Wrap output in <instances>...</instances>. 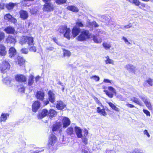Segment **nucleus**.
I'll return each mask as SVG.
<instances>
[{
  "mask_svg": "<svg viewBox=\"0 0 153 153\" xmlns=\"http://www.w3.org/2000/svg\"><path fill=\"white\" fill-rule=\"evenodd\" d=\"M80 32V28L77 26H74L72 30V33L74 37H75Z\"/></svg>",
  "mask_w": 153,
  "mask_h": 153,
  "instance_id": "dca6fc26",
  "label": "nucleus"
},
{
  "mask_svg": "<svg viewBox=\"0 0 153 153\" xmlns=\"http://www.w3.org/2000/svg\"><path fill=\"white\" fill-rule=\"evenodd\" d=\"M56 141V138L53 134H51L50 135L49 139L48 140V145L53 146Z\"/></svg>",
  "mask_w": 153,
  "mask_h": 153,
  "instance_id": "9b49d317",
  "label": "nucleus"
},
{
  "mask_svg": "<svg viewBox=\"0 0 153 153\" xmlns=\"http://www.w3.org/2000/svg\"><path fill=\"white\" fill-rule=\"evenodd\" d=\"M62 126V123L61 122H57L54 125L52 128V131H56L58 130L61 126Z\"/></svg>",
  "mask_w": 153,
  "mask_h": 153,
  "instance_id": "412c9836",
  "label": "nucleus"
},
{
  "mask_svg": "<svg viewBox=\"0 0 153 153\" xmlns=\"http://www.w3.org/2000/svg\"><path fill=\"white\" fill-rule=\"evenodd\" d=\"M98 25L97 23L96 22H93V26L94 27H98Z\"/></svg>",
  "mask_w": 153,
  "mask_h": 153,
  "instance_id": "774afa93",
  "label": "nucleus"
},
{
  "mask_svg": "<svg viewBox=\"0 0 153 153\" xmlns=\"http://www.w3.org/2000/svg\"><path fill=\"white\" fill-rule=\"evenodd\" d=\"M62 123L63 128H65L70 125L71 121L68 118L64 117L62 120Z\"/></svg>",
  "mask_w": 153,
  "mask_h": 153,
  "instance_id": "6e6552de",
  "label": "nucleus"
},
{
  "mask_svg": "<svg viewBox=\"0 0 153 153\" xmlns=\"http://www.w3.org/2000/svg\"><path fill=\"white\" fill-rule=\"evenodd\" d=\"M9 114H7L2 113L1 116L0 118V121H5L7 118V117H8Z\"/></svg>",
  "mask_w": 153,
  "mask_h": 153,
  "instance_id": "2f4dec72",
  "label": "nucleus"
},
{
  "mask_svg": "<svg viewBox=\"0 0 153 153\" xmlns=\"http://www.w3.org/2000/svg\"><path fill=\"white\" fill-rule=\"evenodd\" d=\"M94 99L96 103H97L99 105L102 106V104L100 102V101L98 100L97 98L95 97L94 98Z\"/></svg>",
  "mask_w": 153,
  "mask_h": 153,
  "instance_id": "6e6d98bb",
  "label": "nucleus"
},
{
  "mask_svg": "<svg viewBox=\"0 0 153 153\" xmlns=\"http://www.w3.org/2000/svg\"><path fill=\"white\" fill-rule=\"evenodd\" d=\"M9 21L14 24H15L17 22V20L15 18L12 17L11 19Z\"/></svg>",
  "mask_w": 153,
  "mask_h": 153,
  "instance_id": "13d9d810",
  "label": "nucleus"
},
{
  "mask_svg": "<svg viewBox=\"0 0 153 153\" xmlns=\"http://www.w3.org/2000/svg\"><path fill=\"white\" fill-rule=\"evenodd\" d=\"M6 42L9 44H14L16 42L15 38L10 35H8L6 39Z\"/></svg>",
  "mask_w": 153,
  "mask_h": 153,
  "instance_id": "9d476101",
  "label": "nucleus"
},
{
  "mask_svg": "<svg viewBox=\"0 0 153 153\" xmlns=\"http://www.w3.org/2000/svg\"><path fill=\"white\" fill-rule=\"evenodd\" d=\"M56 114V113L54 110L51 109L48 112V116L51 118L55 117Z\"/></svg>",
  "mask_w": 153,
  "mask_h": 153,
  "instance_id": "c756f323",
  "label": "nucleus"
},
{
  "mask_svg": "<svg viewBox=\"0 0 153 153\" xmlns=\"http://www.w3.org/2000/svg\"><path fill=\"white\" fill-rule=\"evenodd\" d=\"M9 56L12 57L14 56L16 54V51L15 48L11 47L9 50Z\"/></svg>",
  "mask_w": 153,
  "mask_h": 153,
  "instance_id": "cd10ccee",
  "label": "nucleus"
},
{
  "mask_svg": "<svg viewBox=\"0 0 153 153\" xmlns=\"http://www.w3.org/2000/svg\"><path fill=\"white\" fill-rule=\"evenodd\" d=\"M25 88L24 87L22 86L19 89V91L21 93H24L25 92Z\"/></svg>",
  "mask_w": 153,
  "mask_h": 153,
  "instance_id": "4d7b16f0",
  "label": "nucleus"
},
{
  "mask_svg": "<svg viewBox=\"0 0 153 153\" xmlns=\"http://www.w3.org/2000/svg\"><path fill=\"white\" fill-rule=\"evenodd\" d=\"M105 59L104 61L106 64H111L113 65H114V61L113 59H110L108 56L105 57Z\"/></svg>",
  "mask_w": 153,
  "mask_h": 153,
  "instance_id": "a878e982",
  "label": "nucleus"
},
{
  "mask_svg": "<svg viewBox=\"0 0 153 153\" xmlns=\"http://www.w3.org/2000/svg\"><path fill=\"white\" fill-rule=\"evenodd\" d=\"M10 67L9 63L7 61L4 60L0 64V71L1 73L5 74Z\"/></svg>",
  "mask_w": 153,
  "mask_h": 153,
  "instance_id": "20e7f679",
  "label": "nucleus"
},
{
  "mask_svg": "<svg viewBox=\"0 0 153 153\" xmlns=\"http://www.w3.org/2000/svg\"><path fill=\"white\" fill-rule=\"evenodd\" d=\"M71 53L69 51L64 50V56L69 57L70 56Z\"/></svg>",
  "mask_w": 153,
  "mask_h": 153,
  "instance_id": "49530a36",
  "label": "nucleus"
},
{
  "mask_svg": "<svg viewBox=\"0 0 153 153\" xmlns=\"http://www.w3.org/2000/svg\"><path fill=\"white\" fill-rule=\"evenodd\" d=\"M17 5L16 3H13L10 2L9 4L6 5V7L7 9L9 10L12 9L14 6Z\"/></svg>",
  "mask_w": 153,
  "mask_h": 153,
  "instance_id": "c85d7f7f",
  "label": "nucleus"
},
{
  "mask_svg": "<svg viewBox=\"0 0 153 153\" xmlns=\"http://www.w3.org/2000/svg\"><path fill=\"white\" fill-rule=\"evenodd\" d=\"M43 10L44 11L48 12L53 11L54 10L53 5L50 2H46L44 5Z\"/></svg>",
  "mask_w": 153,
  "mask_h": 153,
  "instance_id": "423d86ee",
  "label": "nucleus"
},
{
  "mask_svg": "<svg viewBox=\"0 0 153 153\" xmlns=\"http://www.w3.org/2000/svg\"><path fill=\"white\" fill-rule=\"evenodd\" d=\"M40 106V103L38 101H35L33 104L32 106V110L36 112L39 108Z\"/></svg>",
  "mask_w": 153,
  "mask_h": 153,
  "instance_id": "1a4fd4ad",
  "label": "nucleus"
},
{
  "mask_svg": "<svg viewBox=\"0 0 153 153\" xmlns=\"http://www.w3.org/2000/svg\"><path fill=\"white\" fill-rule=\"evenodd\" d=\"M143 112L145 113L147 116H150V112L147 110L143 109Z\"/></svg>",
  "mask_w": 153,
  "mask_h": 153,
  "instance_id": "bf43d9fd",
  "label": "nucleus"
},
{
  "mask_svg": "<svg viewBox=\"0 0 153 153\" xmlns=\"http://www.w3.org/2000/svg\"><path fill=\"white\" fill-rule=\"evenodd\" d=\"M38 11L37 7H33L30 9V12L32 14L36 13Z\"/></svg>",
  "mask_w": 153,
  "mask_h": 153,
  "instance_id": "37998d69",
  "label": "nucleus"
},
{
  "mask_svg": "<svg viewBox=\"0 0 153 153\" xmlns=\"http://www.w3.org/2000/svg\"><path fill=\"white\" fill-rule=\"evenodd\" d=\"M122 39L124 40L125 42V43L127 45H129L130 44V43L128 42L127 39L124 36H123L122 37Z\"/></svg>",
  "mask_w": 153,
  "mask_h": 153,
  "instance_id": "3c124183",
  "label": "nucleus"
},
{
  "mask_svg": "<svg viewBox=\"0 0 153 153\" xmlns=\"http://www.w3.org/2000/svg\"><path fill=\"white\" fill-rule=\"evenodd\" d=\"M130 2L136 6H139L140 5V2L139 0H131Z\"/></svg>",
  "mask_w": 153,
  "mask_h": 153,
  "instance_id": "58836bf2",
  "label": "nucleus"
},
{
  "mask_svg": "<svg viewBox=\"0 0 153 153\" xmlns=\"http://www.w3.org/2000/svg\"><path fill=\"white\" fill-rule=\"evenodd\" d=\"M48 95L49 101L53 103L55 102V94L51 91H50L48 92Z\"/></svg>",
  "mask_w": 153,
  "mask_h": 153,
  "instance_id": "4468645a",
  "label": "nucleus"
},
{
  "mask_svg": "<svg viewBox=\"0 0 153 153\" xmlns=\"http://www.w3.org/2000/svg\"><path fill=\"white\" fill-rule=\"evenodd\" d=\"M4 4L3 2H1L0 3V9H3L4 8Z\"/></svg>",
  "mask_w": 153,
  "mask_h": 153,
  "instance_id": "338daca9",
  "label": "nucleus"
},
{
  "mask_svg": "<svg viewBox=\"0 0 153 153\" xmlns=\"http://www.w3.org/2000/svg\"><path fill=\"white\" fill-rule=\"evenodd\" d=\"M82 141L85 145H86L88 143V140L85 138H83L82 139Z\"/></svg>",
  "mask_w": 153,
  "mask_h": 153,
  "instance_id": "052dcab7",
  "label": "nucleus"
},
{
  "mask_svg": "<svg viewBox=\"0 0 153 153\" xmlns=\"http://www.w3.org/2000/svg\"><path fill=\"white\" fill-rule=\"evenodd\" d=\"M46 116H48V111L46 109H43L42 112L39 113L38 117L39 118L42 119Z\"/></svg>",
  "mask_w": 153,
  "mask_h": 153,
  "instance_id": "f3484780",
  "label": "nucleus"
},
{
  "mask_svg": "<svg viewBox=\"0 0 153 153\" xmlns=\"http://www.w3.org/2000/svg\"><path fill=\"white\" fill-rule=\"evenodd\" d=\"M66 132L68 135H71L74 133V129L72 127H70L67 128Z\"/></svg>",
  "mask_w": 153,
  "mask_h": 153,
  "instance_id": "473e14b6",
  "label": "nucleus"
},
{
  "mask_svg": "<svg viewBox=\"0 0 153 153\" xmlns=\"http://www.w3.org/2000/svg\"><path fill=\"white\" fill-rule=\"evenodd\" d=\"M20 17L23 20H25L28 17L27 12L23 10H21L19 12Z\"/></svg>",
  "mask_w": 153,
  "mask_h": 153,
  "instance_id": "ddd939ff",
  "label": "nucleus"
},
{
  "mask_svg": "<svg viewBox=\"0 0 153 153\" xmlns=\"http://www.w3.org/2000/svg\"><path fill=\"white\" fill-rule=\"evenodd\" d=\"M34 77L32 75L30 76L28 80V85L29 86L32 85L34 82Z\"/></svg>",
  "mask_w": 153,
  "mask_h": 153,
  "instance_id": "c9c22d12",
  "label": "nucleus"
},
{
  "mask_svg": "<svg viewBox=\"0 0 153 153\" xmlns=\"http://www.w3.org/2000/svg\"><path fill=\"white\" fill-rule=\"evenodd\" d=\"M3 79H2L3 82L5 83L6 85L10 86L11 83V80L9 77H6L4 78V76H2Z\"/></svg>",
  "mask_w": 153,
  "mask_h": 153,
  "instance_id": "b1692460",
  "label": "nucleus"
},
{
  "mask_svg": "<svg viewBox=\"0 0 153 153\" xmlns=\"http://www.w3.org/2000/svg\"><path fill=\"white\" fill-rule=\"evenodd\" d=\"M36 96L37 99L42 101L44 99L45 96L43 91L42 90L38 91L36 92Z\"/></svg>",
  "mask_w": 153,
  "mask_h": 153,
  "instance_id": "f8f14e48",
  "label": "nucleus"
},
{
  "mask_svg": "<svg viewBox=\"0 0 153 153\" xmlns=\"http://www.w3.org/2000/svg\"><path fill=\"white\" fill-rule=\"evenodd\" d=\"M91 79H94L96 81H98L100 79V78L97 76L94 75L91 77Z\"/></svg>",
  "mask_w": 153,
  "mask_h": 153,
  "instance_id": "603ef678",
  "label": "nucleus"
},
{
  "mask_svg": "<svg viewBox=\"0 0 153 153\" xmlns=\"http://www.w3.org/2000/svg\"><path fill=\"white\" fill-rule=\"evenodd\" d=\"M6 53L5 47L2 44H0V54L2 56H4Z\"/></svg>",
  "mask_w": 153,
  "mask_h": 153,
  "instance_id": "393cba45",
  "label": "nucleus"
},
{
  "mask_svg": "<svg viewBox=\"0 0 153 153\" xmlns=\"http://www.w3.org/2000/svg\"><path fill=\"white\" fill-rule=\"evenodd\" d=\"M144 134L146 135L148 137H150V135L149 133L148 132L147 130H145L144 131Z\"/></svg>",
  "mask_w": 153,
  "mask_h": 153,
  "instance_id": "0e129e2a",
  "label": "nucleus"
},
{
  "mask_svg": "<svg viewBox=\"0 0 153 153\" xmlns=\"http://www.w3.org/2000/svg\"><path fill=\"white\" fill-rule=\"evenodd\" d=\"M132 26V25L131 24H130L129 25H125L124 26H123L122 27V28L123 29H128L130 28Z\"/></svg>",
  "mask_w": 153,
  "mask_h": 153,
  "instance_id": "5fc2aeb1",
  "label": "nucleus"
},
{
  "mask_svg": "<svg viewBox=\"0 0 153 153\" xmlns=\"http://www.w3.org/2000/svg\"><path fill=\"white\" fill-rule=\"evenodd\" d=\"M21 52L22 53L27 54L28 52V49L26 48H23L21 49Z\"/></svg>",
  "mask_w": 153,
  "mask_h": 153,
  "instance_id": "864d4df0",
  "label": "nucleus"
},
{
  "mask_svg": "<svg viewBox=\"0 0 153 153\" xmlns=\"http://www.w3.org/2000/svg\"><path fill=\"white\" fill-rule=\"evenodd\" d=\"M147 83H148V84L150 85L151 86H152L153 85V80L152 79L150 78H149L148 79V80L146 81L144 84V85L145 86H146L147 85H146Z\"/></svg>",
  "mask_w": 153,
  "mask_h": 153,
  "instance_id": "e433bc0d",
  "label": "nucleus"
},
{
  "mask_svg": "<svg viewBox=\"0 0 153 153\" xmlns=\"http://www.w3.org/2000/svg\"><path fill=\"white\" fill-rule=\"evenodd\" d=\"M141 6L143 7H145L146 8H150V7L148 6V5H146L145 4L143 3H140V5Z\"/></svg>",
  "mask_w": 153,
  "mask_h": 153,
  "instance_id": "680f3d73",
  "label": "nucleus"
},
{
  "mask_svg": "<svg viewBox=\"0 0 153 153\" xmlns=\"http://www.w3.org/2000/svg\"><path fill=\"white\" fill-rule=\"evenodd\" d=\"M125 68L130 72H134L135 70V67L131 64L127 65Z\"/></svg>",
  "mask_w": 153,
  "mask_h": 153,
  "instance_id": "5701e85b",
  "label": "nucleus"
},
{
  "mask_svg": "<svg viewBox=\"0 0 153 153\" xmlns=\"http://www.w3.org/2000/svg\"><path fill=\"white\" fill-rule=\"evenodd\" d=\"M139 97L144 102L145 104L149 110L152 109L151 105L147 97L143 94L139 95Z\"/></svg>",
  "mask_w": 153,
  "mask_h": 153,
  "instance_id": "39448f33",
  "label": "nucleus"
},
{
  "mask_svg": "<svg viewBox=\"0 0 153 153\" xmlns=\"http://www.w3.org/2000/svg\"><path fill=\"white\" fill-rule=\"evenodd\" d=\"M104 92L105 94L109 97L112 98L113 97V93L107 90H104Z\"/></svg>",
  "mask_w": 153,
  "mask_h": 153,
  "instance_id": "a19ab883",
  "label": "nucleus"
},
{
  "mask_svg": "<svg viewBox=\"0 0 153 153\" xmlns=\"http://www.w3.org/2000/svg\"><path fill=\"white\" fill-rule=\"evenodd\" d=\"M67 0H55L56 2L58 4H62L66 2Z\"/></svg>",
  "mask_w": 153,
  "mask_h": 153,
  "instance_id": "c03bdc74",
  "label": "nucleus"
},
{
  "mask_svg": "<svg viewBox=\"0 0 153 153\" xmlns=\"http://www.w3.org/2000/svg\"><path fill=\"white\" fill-rule=\"evenodd\" d=\"M33 38L32 37L27 36H23L21 37L19 43L21 45L27 43L28 45H32L33 44Z\"/></svg>",
  "mask_w": 153,
  "mask_h": 153,
  "instance_id": "7ed1b4c3",
  "label": "nucleus"
},
{
  "mask_svg": "<svg viewBox=\"0 0 153 153\" xmlns=\"http://www.w3.org/2000/svg\"><path fill=\"white\" fill-rule=\"evenodd\" d=\"M4 30L8 34H13L15 31L14 28L10 26L5 28Z\"/></svg>",
  "mask_w": 153,
  "mask_h": 153,
  "instance_id": "aec40b11",
  "label": "nucleus"
},
{
  "mask_svg": "<svg viewBox=\"0 0 153 153\" xmlns=\"http://www.w3.org/2000/svg\"><path fill=\"white\" fill-rule=\"evenodd\" d=\"M102 108L100 107H98L97 108V112L100 114L105 116L107 114L105 111V110L103 109V107L102 106Z\"/></svg>",
  "mask_w": 153,
  "mask_h": 153,
  "instance_id": "bb28decb",
  "label": "nucleus"
},
{
  "mask_svg": "<svg viewBox=\"0 0 153 153\" xmlns=\"http://www.w3.org/2000/svg\"><path fill=\"white\" fill-rule=\"evenodd\" d=\"M90 34L88 30H83L81 33L79 35L77 38L78 41H82L88 39L90 37Z\"/></svg>",
  "mask_w": 153,
  "mask_h": 153,
  "instance_id": "f03ea898",
  "label": "nucleus"
},
{
  "mask_svg": "<svg viewBox=\"0 0 153 153\" xmlns=\"http://www.w3.org/2000/svg\"><path fill=\"white\" fill-rule=\"evenodd\" d=\"M34 43L33 45H28L29 46V49L30 51L35 52L36 51V47L34 46Z\"/></svg>",
  "mask_w": 153,
  "mask_h": 153,
  "instance_id": "ea45409f",
  "label": "nucleus"
},
{
  "mask_svg": "<svg viewBox=\"0 0 153 153\" xmlns=\"http://www.w3.org/2000/svg\"><path fill=\"white\" fill-rule=\"evenodd\" d=\"M67 9L70 11L74 12H78L79 11L78 9L76 6L74 5L68 6L67 7Z\"/></svg>",
  "mask_w": 153,
  "mask_h": 153,
  "instance_id": "4be33fe9",
  "label": "nucleus"
},
{
  "mask_svg": "<svg viewBox=\"0 0 153 153\" xmlns=\"http://www.w3.org/2000/svg\"><path fill=\"white\" fill-rule=\"evenodd\" d=\"M5 36L4 33L2 32H0V42L3 40Z\"/></svg>",
  "mask_w": 153,
  "mask_h": 153,
  "instance_id": "de8ad7c7",
  "label": "nucleus"
},
{
  "mask_svg": "<svg viewBox=\"0 0 153 153\" xmlns=\"http://www.w3.org/2000/svg\"><path fill=\"white\" fill-rule=\"evenodd\" d=\"M66 105L62 101H57L56 105V107L58 109L60 110H62L63 109H65L66 108Z\"/></svg>",
  "mask_w": 153,
  "mask_h": 153,
  "instance_id": "2eb2a0df",
  "label": "nucleus"
},
{
  "mask_svg": "<svg viewBox=\"0 0 153 153\" xmlns=\"http://www.w3.org/2000/svg\"><path fill=\"white\" fill-rule=\"evenodd\" d=\"M93 39L94 42L97 43H100L102 42V40L100 38H98L97 36H93Z\"/></svg>",
  "mask_w": 153,
  "mask_h": 153,
  "instance_id": "f704fd0d",
  "label": "nucleus"
},
{
  "mask_svg": "<svg viewBox=\"0 0 153 153\" xmlns=\"http://www.w3.org/2000/svg\"><path fill=\"white\" fill-rule=\"evenodd\" d=\"M86 25L87 26L90 28H91L93 27V22H90L89 20H87V23Z\"/></svg>",
  "mask_w": 153,
  "mask_h": 153,
  "instance_id": "09e8293b",
  "label": "nucleus"
},
{
  "mask_svg": "<svg viewBox=\"0 0 153 153\" xmlns=\"http://www.w3.org/2000/svg\"><path fill=\"white\" fill-rule=\"evenodd\" d=\"M54 48L53 47H49L46 48V50L47 51L49 52V51H52L53 50Z\"/></svg>",
  "mask_w": 153,
  "mask_h": 153,
  "instance_id": "e2e57ef3",
  "label": "nucleus"
},
{
  "mask_svg": "<svg viewBox=\"0 0 153 153\" xmlns=\"http://www.w3.org/2000/svg\"><path fill=\"white\" fill-rule=\"evenodd\" d=\"M75 132L78 137L82 138V130L78 127H75Z\"/></svg>",
  "mask_w": 153,
  "mask_h": 153,
  "instance_id": "6ab92c4d",
  "label": "nucleus"
},
{
  "mask_svg": "<svg viewBox=\"0 0 153 153\" xmlns=\"http://www.w3.org/2000/svg\"><path fill=\"white\" fill-rule=\"evenodd\" d=\"M12 17V16L10 14H7L4 16V19L9 21Z\"/></svg>",
  "mask_w": 153,
  "mask_h": 153,
  "instance_id": "a18cd8bd",
  "label": "nucleus"
},
{
  "mask_svg": "<svg viewBox=\"0 0 153 153\" xmlns=\"http://www.w3.org/2000/svg\"><path fill=\"white\" fill-rule=\"evenodd\" d=\"M58 31L59 33L63 34L64 37L68 39H70L71 30L69 28H68L67 26H59Z\"/></svg>",
  "mask_w": 153,
  "mask_h": 153,
  "instance_id": "f257e3e1",
  "label": "nucleus"
},
{
  "mask_svg": "<svg viewBox=\"0 0 153 153\" xmlns=\"http://www.w3.org/2000/svg\"><path fill=\"white\" fill-rule=\"evenodd\" d=\"M15 79L17 81L25 82L27 80V78L25 76L22 74H18L15 76Z\"/></svg>",
  "mask_w": 153,
  "mask_h": 153,
  "instance_id": "0eeeda50",
  "label": "nucleus"
},
{
  "mask_svg": "<svg viewBox=\"0 0 153 153\" xmlns=\"http://www.w3.org/2000/svg\"><path fill=\"white\" fill-rule=\"evenodd\" d=\"M107 102L113 109L117 112L119 111L120 110L119 108L117 107L114 104L111 102Z\"/></svg>",
  "mask_w": 153,
  "mask_h": 153,
  "instance_id": "7c9ffc66",
  "label": "nucleus"
},
{
  "mask_svg": "<svg viewBox=\"0 0 153 153\" xmlns=\"http://www.w3.org/2000/svg\"><path fill=\"white\" fill-rule=\"evenodd\" d=\"M108 89L110 91H111L113 93H116V91L115 89L112 87H108Z\"/></svg>",
  "mask_w": 153,
  "mask_h": 153,
  "instance_id": "8fccbe9b",
  "label": "nucleus"
},
{
  "mask_svg": "<svg viewBox=\"0 0 153 153\" xmlns=\"http://www.w3.org/2000/svg\"><path fill=\"white\" fill-rule=\"evenodd\" d=\"M103 47L105 49L107 50L109 49L111 47V45L109 43H107L106 42H104L103 44Z\"/></svg>",
  "mask_w": 153,
  "mask_h": 153,
  "instance_id": "4c0bfd02",
  "label": "nucleus"
},
{
  "mask_svg": "<svg viewBox=\"0 0 153 153\" xmlns=\"http://www.w3.org/2000/svg\"><path fill=\"white\" fill-rule=\"evenodd\" d=\"M131 100L137 104L141 106V103L140 101L137 98L135 97H133L131 99Z\"/></svg>",
  "mask_w": 153,
  "mask_h": 153,
  "instance_id": "72a5a7b5",
  "label": "nucleus"
},
{
  "mask_svg": "<svg viewBox=\"0 0 153 153\" xmlns=\"http://www.w3.org/2000/svg\"><path fill=\"white\" fill-rule=\"evenodd\" d=\"M126 105L129 108H134L135 107L133 105L129 104V103H127L126 104Z\"/></svg>",
  "mask_w": 153,
  "mask_h": 153,
  "instance_id": "69168bd1",
  "label": "nucleus"
},
{
  "mask_svg": "<svg viewBox=\"0 0 153 153\" xmlns=\"http://www.w3.org/2000/svg\"><path fill=\"white\" fill-rule=\"evenodd\" d=\"M16 63L19 66H22L24 64L25 60L20 56H18L15 60Z\"/></svg>",
  "mask_w": 153,
  "mask_h": 153,
  "instance_id": "a211bd4d",
  "label": "nucleus"
},
{
  "mask_svg": "<svg viewBox=\"0 0 153 153\" xmlns=\"http://www.w3.org/2000/svg\"><path fill=\"white\" fill-rule=\"evenodd\" d=\"M76 25L79 27H84V25L82 21L79 20L77 21L76 22Z\"/></svg>",
  "mask_w": 153,
  "mask_h": 153,
  "instance_id": "79ce46f5",
  "label": "nucleus"
}]
</instances>
